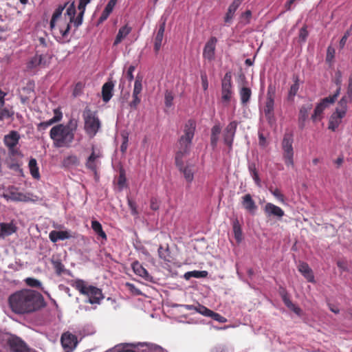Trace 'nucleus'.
<instances>
[{"label": "nucleus", "instance_id": "obj_1", "mask_svg": "<svg viewBox=\"0 0 352 352\" xmlns=\"http://www.w3.org/2000/svg\"><path fill=\"white\" fill-rule=\"evenodd\" d=\"M8 304L13 313L20 315L36 312L46 306L43 295L31 289H23L12 294Z\"/></svg>", "mask_w": 352, "mask_h": 352}, {"label": "nucleus", "instance_id": "obj_2", "mask_svg": "<svg viewBox=\"0 0 352 352\" xmlns=\"http://www.w3.org/2000/svg\"><path fill=\"white\" fill-rule=\"evenodd\" d=\"M77 128L78 120L74 118H70L66 124L54 126L50 131L54 146L56 148L69 147L74 142Z\"/></svg>", "mask_w": 352, "mask_h": 352}, {"label": "nucleus", "instance_id": "obj_3", "mask_svg": "<svg viewBox=\"0 0 352 352\" xmlns=\"http://www.w3.org/2000/svg\"><path fill=\"white\" fill-rule=\"evenodd\" d=\"M195 128L196 123L193 120H188L185 124L184 135L180 137L178 141V150L175 157L176 166H181L182 160L189 153Z\"/></svg>", "mask_w": 352, "mask_h": 352}, {"label": "nucleus", "instance_id": "obj_4", "mask_svg": "<svg viewBox=\"0 0 352 352\" xmlns=\"http://www.w3.org/2000/svg\"><path fill=\"white\" fill-rule=\"evenodd\" d=\"M72 286L75 287L79 292L88 297V302L90 304H100L101 300L104 298L102 290L95 286L88 285L82 279L73 280Z\"/></svg>", "mask_w": 352, "mask_h": 352}, {"label": "nucleus", "instance_id": "obj_5", "mask_svg": "<svg viewBox=\"0 0 352 352\" xmlns=\"http://www.w3.org/2000/svg\"><path fill=\"white\" fill-rule=\"evenodd\" d=\"M82 117L85 121V132L91 138L94 137L101 126L100 121L97 116V112L86 107L82 113Z\"/></svg>", "mask_w": 352, "mask_h": 352}, {"label": "nucleus", "instance_id": "obj_6", "mask_svg": "<svg viewBox=\"0 0 352 352\" xmlns=\"http://www.w3.org/2000/svg\"><path fill=\"white\" fill-rule=\"evenodd\" d=\"M276 89L275 87L270 85L267 87V98L264 107V114L267 122L272 125L275 121L274 116V98Z\"/></svg>", "mask_w": 352, "mask_h": 352}, {"label": "nucleus", "instance_id": "obj_7", "mask_svg": "<svg viewBox=\"0 0 352 352\" xmlns=\"http://www.w3.org/2000/svg\"><path fill=\"white\" fill-rule=\"evenodd\" d=\"M294 135L291 132H286L284 134L281 146L283 151V159L286 166H294Z\"/></svg>", "mask_w": 352, "mask_h": 352}, {"label": "nucleus", "instance_id": "obj_8", "mask_svg": "<svg viewBox=\"0 0 352 352\" xmlns=\"http://www.w3.org/2000/svg\"><path fill=\"white\" fill-rule=\"evenodd\" d=\"M338 96L339 90H336L334 94L332 96H329L322 99L320 102L316 106L314 113L311 116V119L314 122L320 120L322 118L324 111L336 102Z\"/></svg>", "mask_w": 352, "mask_h": 352}, {"label": "nucleus", "instance_id": "obj_9", "mask_svg": "<svg viewBox=\"0 0 352 352\" xmlns=\"http://www.w3.org/2000/svg\"><path fill=\"white\" fill-rule=\"evenodd\" d=\"M69 21H60L56 25V23H54L53 28H50L54 37L58 42L68 41V35L70 30Z\"/></svg>", "mask_w": 352, "mask_h": 352}, {"label": "nucleus", "instance_id": "obj_10", "mask_svg": "<svg viewBox=\"0 0 352 352\" xmlns=\"http://www.w3.org/2000/svg\"><path fill=\"white\" fill-rule=\"evenodd\" d=\"M50 57L47 54H38V52L32 57L26 63V68L28 71H32L38 68H45L50 63Z\"/></svg>", "mask_w": 352, "mask_h": 352}, {"label": "nucleus", "instance_id": "obj_11", "mask_svg": "<svg viewBox=\"0 0 352 352\" xmlns=\"http://www.w3.org/2000/svg\"><path fill=\"white\" fill-rule=\"evenodd\" d=\"M10 352H31L26 343L17 336H12L8 340Z\"/></svg>", "mask_w": 352, "mask_h": 352}, {"label": "nucleus", "instance_id": "obj_12", "mask_svg": "<svg viewBox=\"0 0 352 352\" xmlns=\"http://www.w3.org/2000/svg\"><path fill=\"white\" fill-rule=\"evenodd\" d=\"M232 94V75L230 72H227L221 83V98L224 102H229Z\"/></svg>", "mask_w": 352, "mask_h": 352}, {"label": "nucleus", "instance_id": "obj_13", "mask_svg": "<svg viewBox=\"0 0 352 352\" xmlns=\"http://www.w3.org/2000/svg\"><path fill=\"white\" fill-rule=\"evenodd\" d=\"M237 124L238 123L236 121L230 122L227 125L223 131V141L224 143L229 147L230 150H232V144L237 128Z\"/></svg>", "mask_w": 352, "mask_h": 352}, {"label": "nucleus", "instance_id": "obj_14", "mask_svg": "<svg viewBox=\"0 0 352 352\" xmlns=\"http://www.w3.org/2000/svg\"><path fill=\"white\" fill-rule=\"evenodd\" d=\"M217 43V38L214 36H212L206 42L204 50L203 57L208 61H212L215 58V49Z\"/></svg>", "mask_w": 352, "mask_h": 352}, {"label": "nucleus", "instance_id": "obj_15", "mask_svg": "<svg viewBox=\"0 0 352 352\" xmlns=\"http://www.w3.org/2000/svg\"><path fill=\"white\" fill-rule=\"evenodd\" d=\"M20 140V135L16 131H11L8 134L6 135L3 138L5 145L12 154L15 153L14 148L18 144Z\"/></svg>", "mask_w": 352, "mask_h": 352}, {"label": "nucleus", "instance_id": "obj_16", "mask_svg": "<svg viewBox=\"0 0 352 352\" xmlns=\"http://www.w3.org/2000/svg\"><path fill=\"white\" fill-rule=\"evenodd\" d=\"M263 211L267 217H274L280 219L285 215V212L281 208L272 203H267L264 206Z\"/></svg>", "mask_w": 352, "mask_h": 352}, {"label": "nucleus", "instance_id": "obj_17", "mask_svg": "<svg viewBox=\"0 0 352 352\" xmlns=\"http://www.w3.org/2000/svg\"><path fill=\"white\" fill-rule=\"evenodd\" d=\"M100 157L101 154L100 153H96L93 149L92 153L89 156L85 163L86 168L92 171L95 175H97L98 166L100 164L98 160Z\"/></svg>", "mask_w": 352, "mask_h": 352}, {"label": "nucleus", "instance_id": "obj_18", "mask_svg": "<svg viewBox=\"0 0 352 352\" xmlns=\"http://www.w3.org/2000/svg\"><path fill=\"white\" fill-rule=\"evenodd\" d=\"M166 19H161L160 23L159 25V28L157 30V32L156 34V36L155 37L154 41V50L155 52H158V51L160 50L162 46V43L164 38V31H165V26H166Z\"/></svg>", "mask_w": 352, "mask_h": 352}, {"label": "nucleus", "instance_id": "obj_19", "mask_svg": "<svg viewBox=\"0 0 352 352\" xmlns=\"http://www.w3.org/2000/svg\"><path fill=\"white\" fill-rule=\"evenodd\" d=\"M132 269L136 275L143 278L146 281L154 283L153 276L138 261L132 263Z\"/></svg>", "mask_w": 352, "mask_h": 352}, {"label": "nucleus", "instance_id": "obj_20", "mask_svg": "<svg viewBox=\"0 0 352 352\" xmlns=\"http://www.w3.org/2000/svg\"><path fill=\"white\" fill-rule=\"evenodd\" d=\"M345 116L346 114L335 110V111L330 116L328 124V129L332 131H335L341 124L342 120Z\"/></svg>", "mask_w": 352, "mask_h": 352}, {"label": "nucleus", "instance_id": "obj_21", "mask_svg": "<svg viewBox=\"0 0 352 352\" xmlns=\"http://www.w3.org/2000/svg\"><path fill=\"white\" fill-rule=\"evenodd\" d=\"M312 108L313 104L311 103H307L300 107L298 114V122L300 128H304L305 122L307 120L309 112L312 109Z\"/></svg>", "mask_w": 352, "mask_h": 352}, {"label": "nucleus", "instance_id": "obj_22", "mask_svg": "<svg viewBox=\"0 0 352 352\" xmlns=\"http://www.w3.org/2000/svg\"><path fill=\"white\" fill-rule=\"evenodd\" d=\"M298 271L302 275L307 279L309 283H314V275L312 270L310 268L309 265L305 262H300L298 265Z\"/></svg>", "mask_w": 352, "mask_h": 352}, {"label": "nucleus", "instance_id": "obj_23", "mask_svg": "<svg viewBox=\"0 0 352 352\" xmlns=\"http://www.w3.org/2000/svg\"><path fill=\"white\" fill-rule=\"evenodd\" d=\"M243 0H234L233 2L230 5L228 9V12L224 17V21L226 23H230L234 16L235 12L241 4Z\"/></svg>", "mask_w": 352, "mask_h": 352}, {"label": "nucleus", "instance_id": "obj_24", "mask_svg": "<svg viewBox=\"0 0 352 352\" xmlns=\"http://www.w3.org/2000/svg\"><path fill=\"white\" fill-rule=\"evenodd\" d=\"M179 170L183 173L184 177L187 182L191 183L194 179V167L192 165L184 166L183 160H182V166H177Z\"/></svg>", "mask_w": 352, "mask_h": 352}, {"label": "nucleus", "instance_id": "obj_25", "mask_svg": "<svg viewBox=\"0 0 352 352\" xmlns=\"http://www.w3.org/2000/svg\"><path fill=\"white\" fill-rule=\"evenodd\" d=\"M60 341L64 348L69 349H71L77 343L76 336L69 332L64 333L62 335Z\"/></svg>", "mask_w": 352, "mask_h": 352}, {"label": "nucleus", "instance_id": "obj_26", "mask_svg": "<svg viewBox=\"0 0 352 352\" xmlns=\"http://www.w3.org/2000/svg\"><path fill=\"white\" fill-rule=\"evenodd\" d=\"M71 234L66 230H52L50 232L49 237L51 241L56 243L58 240H65L71 238Z\"/></svg>", "mask_w": 352, "mask_h": 352}, {"label": "nucleus", "instance_id": "obj_27", "mask_svg": "<svg viewBox=\"0 0 352 352\" xmlns=\"http://www.w3.org/2000/svg\"><path fill=\"white\" fill-rule=\"evenodd\" d=\"M293 80L294 83L291 85L287 97V100L291 102L294 101V98L297 94L300 87L298 76H294Z\"/></svg>", "mask_w": 352, "mask_h": 352}, {"label": "nucleus", "instance_id": "obj_28", "mask_svg": "<svg viewBox=\"0 0 352 352\" xmlns=\"http://www.w3.org/2000/svg\"><path fill=\"white\" fill-rule=\"evenodd\" d=\"M241 204L243 207L250 212H254L256 206L250 194H246L242 197Z\"/></svg>", "mask_w": 352, "mask_h": 352}, {"label": "nucleus", "instance_id": "obj_29", "mask_svg": "<svg viewBox=\"0 0 352 352\" xmlns=\"http://www.w3.org/2000/svg\"><path fill=\"white\" fill-rule=\"evenodd\" d=\"M113 84L112 82H105L102 87V97L104 102H109L113 94Z\"/></svg>", "mask_w": 352, "mask_h": 352}, {"label": "nucleus", "instance_id": "obj_30", "mask_svg": "<svg viewBox=\"0 0 352 352\" xmlns=\"http://www.w3.org/2000/svg\"><path fill=\"white\" fill-rule=\"evenodd\" d=\"M0 228V237L10 236L16 231V228L12 223H1Z\"/></svg>", "mask_w": 352, "mask_h": 352}, {"label": "nucleus", "instance_id": "obj_31", "mask_svg": "<svg viewBox=\"0 0 352 352\" xmlns=\"http://www.w3.org/2000/svg\"><path fill=\"white\" fill-rule=\"evenodd\" d=\"M131 31V28L128 26L127 25L122 26L119 29L118 33L116 37V39L113 43V45H117L120 43L122 42V41L129 34V33Z\"/></svg>", "mask_w": 352, "mask_h": 352}, {"label": "nucleus", "instance_id": "obj_32", "mask_svg": "<svg viewBox=\"0 0 352 352\" xmlns=\"http://www.w3.org/2000/svg\"><path fill=\"white\" fill-rule=\"evenodd\" d=\"M28 166L32 177L38 179L40 178V173L36 159L31 158L29 161Z\"/></svg>", "mask_w": 352, "mask_h": 352}, {"label": "nucleus", "instance_id": "obj_33", "mask_svg": "<svg viewBox=\"0 0 352 352\" xmlns=\"http://www.w3.org/2000/svg\"><path fill=\"white\" fill-rule=\"evenodd\" d=\"M69 4V2L65 3L64 5H60L55 10L54 12L53 13V15L52 16V19L50 20V28H53L54 23H56L57 19L60 18L61 16L63 11L65 10V8L67 7V6Z\"/></svg>", "mask_w": 352, "mask_h": 352}, {"label": "nucleus", "instance_id": "obj_34", "mask_svg": "<svg viewBox=\"0 0 352 352\" xmlns=\"http://www.w3.org/2000/svg\"><path fill=\"white\" fill-rule=\"evenodd\" d=\"M91 228L102 239L107 240V234L102 230V225L99 221L96 220L92 221Z\"/></svg>", "mask_w": 352, "mask_h": 352}, {"label": "nucleus", "instance_id": "obj_35", "mask_svg": "<svg viewBox=\"0 0 352 352\" xmlns=\"http://www.w3.org/2000/svg\"><path fill=\"white\" fill-rule=\"evenodd\" d=\"M233 232L234 234V238L237 243H241L242 241V230L241 225L237 219H235L233 221L232 224Z\"/></svg>", "mask_w": 352, "mask_h": 352}, {"label": "nucleus", "instance_id": "obj_36", "mask_svg": "<svg viewBox=\"0 0 352 352\" xmlns=\"http://www.w3.org/2000/svg\"><path fill=\"white\" fill-rule=\"evenodd\" d=\"M348 102H352V101L349 100L348 96H344L338 102V107H336V111L346 114L347 111Z\"/></svg>", "mask_w": 352, "mask_h": 352}, {"label": "nucleus", "instance_id": "obj_37", "mask_svg": "<svg viewBox=\"0 0 352 352\" xmlns=\"http://www.w3.org/2000/svg\"><path fill=\"white\" fill-rule=\"evenodd\" d=\"M78 163L79 160L74 155H69L63 160V166L65 168H70L76 166Z\"/></svg>", "mask_w": 352, "mask_h": 352}, {"label": "nucleus", "instance_id": "obj_38", "mask_svg": "<svg viewBox=\"0 0 352 352\" xmlns=\"http://www.w3.org/2000/svg\"><path fill=\"white\" fill-rule=\"evenodd\" d=\"M241 103L243 104H245L247 102H249L252 91L251 89L248 87H242L239 91Z\"/></svg>", "mask_w": 352, "mask_h": 352}, {"label": "nucleus", "instance_id": "obj_39", "mask_svg": "<svg viewBox=\"0 0 352 352\" xmlns=\"http://www.w3.org/2000/svg\"><path fill=\"white\" fill-rule=\"evenodd\" d=\"M9 198L15 201H28L30 200L26 195L14 191L10 192Z\"/></svg>", "mask_w": 352, "mask_h": 352}, {"label": "nucleus", "instance_id": "obj_40", "mask_svg": "<svg viewBox=\"0 0 352 352\" xmlns=\"http://www.w3.org/2000/svg\"><path fill=\"white\" fill-rule=\"evenodd\" d=\"M142 90V76L138 75L136 76L133 95H140Z\"/></svg>", "mask_w": 352, "mask_h": 352}, {"label": "nucleus", "instance_id": "obj_41", "mask_svg": "<svg viewBox=\"0 0 352 352\" xmlns=\"http://www.w3.org/2000/svg\"><path fill=\"white\" fill-rule=\"evenodd\" d=\"M170 252L169 251L168 248H164L162 245H160L158 248V254L160 258L164 260L165 261H170Z\"/></svg>", "mask_w": 352, "mask_h": 352}, {"label": "nucleus", "instance_id": "obj_42", "mask_svg": "<svg viewBox=\"0 0 352 352\" xmlns=\"http://www.w3.org/2000/svg\"><path fill=\"white\" fill-rule=\"evenodd\" d=\"M208 275V272L206 271H191L188 272L185 274L184 277L186 279L190 278V277L195 278H205Z\"/></svg>", "mask_w": 352, "mask_h": 352}, {"label": "nucleus", "instance_id": "obj_43", "mask_svg": "<svg viewBox=\"0 0 352 352\" xmlns=\"http://www.w3.org/2000/svg\"><path fill=\"white\" fill-rule=\"evenodd\" d=\"M76 10L75 3H74V1H73L67 8V10H66V13H65V14H67L69 16V23H73V21L74 20L75 15H76Z\"/></svg>", "mask_w": 352, "mask_h": 352}, {"label": "nucleus", "instance_id": "obj_44", "mask_svg": "<svg viewBox=\"0 0 352 352\" xmlns=\"http://www.w3.org/2000/svg\"><path fill=\"white\" fill-rule=\"evenodd\" d=\"M24 282L25 283V284L30 287H33V288H41V283L34 278H32V277H28V278H26L25 280H24Z\"/></svg>", "mask_w": 352, "mask_h": 352}, {"label": "nucleus", "instance_id": "obj_45", "mask_svg": "<svg viewBox=\"0 0 352 352\" xmlns=\"http://www.w3.org/2000/svg\"><path fill=\"white\" fill-rule=\"evenodd\" d=\"M126 182V173L123 168H120L119 170V176L118 179V185L120 188H122Z\"/></svg>", "mask_w": 352, "mask_h": 352}, {"label": "nucleus", "instance_id": "obj_46", "mask_svg": "<svg viewBox=\"0 0 352 352\" xmlns=\"http://www.w3.org/2000/svg\"><path fill=\"white\" fill-rule=\"evenodd\" d=\"M240 18L241 23H243L244 25L250 23L252 18V12L250 10H246L245 12L241 14Z\"/></svg>", "mask_w": 352, "mask_h": 352}, {"label": "nucleus", "instance_id": "obj_47", "mask_svg": "<svg viewBox=\"0 0 352 352\" xmlns=\"http://www.w3.org/2000/svg\"><path fill=\"white\" fill-rule=\"evenodd\" d=\"M270 192L281 203L285 202L284 195L282 194L278 188H270Z\"/></svg>", "mask_w": 352, "mask_h": 352}, {"label": "nucleus", "instance_id": "obj_48", "mask_svg": "<svg viewBox=\"0 0 352 352\" xmlns=\"http://www.w3.org/2000/svg\"><path fill=\"white\" fill-rule=\"evenodd\" d=\"M14 115V111L9 110L7 108H0V121L5 118H11Z\"/></svg>", "mask_w": 352, "mask_h": 352}, {"label": "nucleus", "instance_id": "obj_49", "mask_svg": "<svg viewBox=\"0 0 352 352\" xmlns=\"http://www.w3.org/2000/svg\"><path fill=\"white\" fill-rule=\"evenodd\" d=\"M197 312L201 314V315L207 317H210V314L212 313V310L209 309L206 307L198 304Z\"/></svg>", "mask_w": 352, "mask_h": 352}, {"label": "nucleus", "instance_id": "obj_50", "mask_svg": "<svg viewBox=\"0 0 352 352\" xmlns=\"http://www.w3.org/2000/svg\"><path fill=\"white\" fill-rule=\"evenodd\" d=\"M122 137L123 141L120 146V151L122 153H124L126 151L127 147H128V142H129L128 133H122Z\"/></svg>", "mask_w": 352, "mask_h": 352}, {"label": "nucleus", "instance_id": "obj_51", "mask_svg": "<svg viewBox=\"0 0 352 352\" xmlns=\"http://www.w3.org/2000/svg\"><path fill=\"white\" fill-rule=\"evenodd\" d=\"M54 117L52 118H51L52 121L54 123L60 122L63 118V113L60 111V109L59 108H56V109H54Z\"/></svg>", "mask_w": 352, "mask_h": 352}, {"label": "nucleus", "instance_id": "obj_52", "mask_svg": "<svg viewBox=\"0 0 352 352\" xmlns=\"http://www.w3.org/2000/svg\"><path fill=\"white\" fill-rule=\"evenodd\" d=\"M53 124H54V123L50 119L46 122H42L38 123L36 126V128H37L38 131H44L47 128H48L50 126L52 125Z\"/></svg>", "mask_w": 352, "mask_h": 352}, {"label": "nucleus", "instance_id": "obj_53", "mask_svg": "<svg viewBox=\"0 0 352 352\" xmlns=\"http://www.w3.org/2000/svg\"><path fill=\"white\" fill-rule=\"evenodd\" d=\"M308 31L307 30V26H303L300 28L299 31V39L302 42H305L307 36H308Z\"/></svg>", "mask_w": 352, "mask_h": 352}, {"label": "nucleus", "instance_id": "obj_54", "mask_svg": "<svg viewBox=\"0 0 352 352\" xmlns=\"http://www.w3.org/2000/svg\"><path fill=\"white\" fill-rule=\"evenodd\" d=\"M127 201H128V205L131 210V214L133 215H138V211L137 209V206H136L135 202L129 198H128Z\"/></svg>", "mask_w": 352, "mask_h": 352}, {"label": "nucleus", "instance_id": "obj_55", "mask_svg": "<svg viewBox=\"0 0 352 352\" xmlns=\"http://www.w3.org/2000/svg\"><path fill=\"white\" fill-rule=\"evenodd\" d=\"M165 105L167 107H170L173 104V101L174 99L173 95L170 91H166L165 94Z\"/></svg>", "mask_w": 352, "mask_h": 352}, {"label": "nucleus", "instance_id": "obj_56", "mask_svg": "<svg viewBox=\"0 0 352 352\" xmlns=\"http://www.w3.org/2000/svg\"><path fill=\"white\" fill-rule=\"evenodd\" d=\"M334 82H335L336 85L338 86V88L336 90H339V94H340V91H341V84H342V74L340 71H338L336 73Z\"/></svg>", "mask_w": 352, "mask_h": 352}, {"label": "nucleus", "instance_id": "obj_57", "mask_svg": "<svg viewBox=\"0 0 352 352\" xmlns=\"http://www.w3.org/2000/svg\"><path fill=\"white\" fill-rule=\"evenodd\" d=\"M79 11H80L79 14H78L76 18L74 17V20L73 21V23H74V25L76 27H78L79 25H80L82 24L83 15L85 14V11H83V10H79Z\"/></svg>", "mask_w": 352, "mask_h": 352}, {"label": "nucleus", "instance_id": "obj_58", "mask_svg": "<svg viewBox=\"0 0 352 352\" xmlns=\"http://www.w3.org/2000/svg\"><path fill=\"white\" fill-rule=\"evenodd\" d=\"M210 317L212 318L213 320H214L217 322H226V319L223 316H221L218 313L214 312L213 311H212V313L210 314Z\"/></svg>", "mask_w": 352, "mask_h": 352}, {"label": "nucleus", "instance_id": "obj_59", "mask_svg": "<svg viewBox=\"0 0 352 352\" xmlns=\"http://www.w3.org/2000/svg\"><path fill=\"white\" fill-rule=\"evenodd\" d=\"M118 0H109L108 3L107 4L104 10L106 11V12L111 13L116 4L117 3Z\"/></svg>", "mask_w": 352, "mask_h": 352}, {"label": "nucleus", "instance_id": "obj_60", "mask_svg": "<svg viewBox=\"0 0 352 352\" xmlns=\"http://www.w3.org/2000/svg\"><path fill=\"white\" fill-rule=\"evenodd\" d=\"M282 299L285 305L290 309L292 307H294V303L291 301L288 295L285 293L282 294Z\"/></svg>", "mask_w": 352, "mask_h": 352}, {"label": "nucleus", "instance_id": "obj_61", "mask_svg": "<svg viewBox=\"0 0 352 352\" xmlns=\"http://www.w3.org/2000/svg\"><path fill=\"white\" fill-rule=\"evenodd\" d=\"M141 98L139 95H133V100L130 102L131 107L136 109L138 105L140 103Z\"/></svg>", "mask_w": 352, "mask_h": 352}, {"label": "nucleus", "instance_id": "obj_62", "mask_svg": "<svg viewBox=\"0 0 352 352\" xmlns=\"http://www.w3.org/2000/svg\"><path fill=\"white\" fill-rule=\"evenodd\" d=\"M135 69V67L134 65H130L128 68L126 75L129 82H131L133 80V72Z\"/></svg>", "mask_w": 352, "mask_h": 352}, {"label": "nucleus", "instance_id": "obj_63", "mask_svg": "<svg viewBox=\"0 0 352 352\" xmlns=\"http://www.w3.org/2000/svg\"><path fill=\"white\" fill-rule=\"evenodd\" d=\"M49 41L45 37L40 36L38 38L37 47H47L48 46Z\"/></svg>", "mask_w": 352, "mask_h": 352}, {"label": "nucleus", "instance_id": "obj_64", "mask_svg": "<svg viewBox=\"0 0 352 352\" xmlns=\"http://www.w3.org/2000/svg\"><path fill=\"white\" fill-rule=\"evenodd\" d=\"M346 96H348L350 101H352V77H350L349 79V85Z\"/></svg>", "mask_w": 352, "mask_h": 352}]
</instances>
